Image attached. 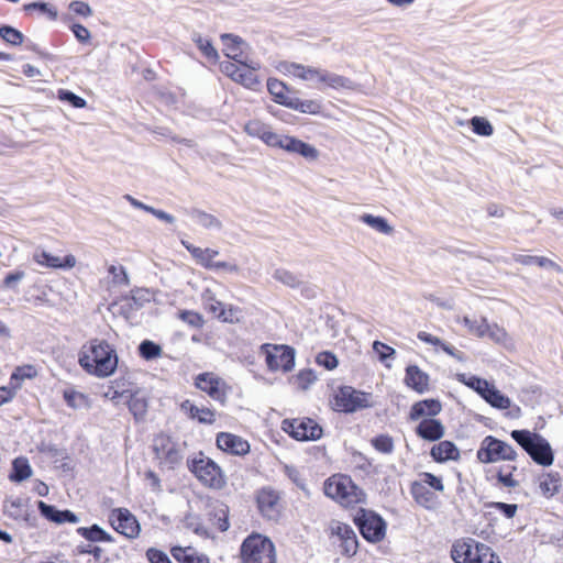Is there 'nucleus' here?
<instances>
[{
  "instance_id": "1",
  "label": "nucleus",
  "mask_w": 563,
  "mask_h": 563,
  "mask_svg": "<svg viewBox=\"0 0 563 563\" xmlns=\"http://www.w3.org/2000/svg\"><path fill=\"white\" fill-rule=\"evenodd\" d=\"M78 362L87 373L97 377H108L118 367V355L106 340L92 339L82 345Z\"/></svg>"
},
{
  "instance_id": "2",
  "label": "nucleus",
  "mask_w": 563,
  "mask_h": 563,
  "mask_svg": "<svg viewBox=\"0 0 563 563\" xmlns=\"http://www.w3.org/2000/svg\"><path fill=\"white\" fill-rule=\"evenodd\" d=\"M510 437L523 449L531 460L543 467L554 462V452L550 442L540 433L527 429L512 430Z\"/></svg>"
},
{
  "instance_id": "3",
  "label": "nucleus",
  "mask_w": 563,
  "mask_h": 563,
  "mask_svg": "<svg viewBox=\"0 0 563 563\" xmlns=\"http://www.w3.org/2000/svg\"><path fill=\"white\" fill-rule=\"evenodd\" d=\"M187 467L198 482L211 489L220 490L227 485V477L222 468L203 452H198L187 459Z\"/></svg>"
},
{
  "instance_id": "4",
  "label": "nucleus",
  "mask_w": 563,
  "mask_h": 563,
  "mask_svg": "<svg viewBox=\"0 0 563 563\" xmlns=\"http://www.w3.org/2000/svg\"><path fill=\"white\" fill-rule=\"evenodd\" d=\"M241 563H276L275 545L260 533L246 537L240 547Z\"/></svg>"
},
{
  "instance_id": "5",
  "label": "nucleus",
  "mask_w": 563,
  "mask_h": 563,
  "mask_svg": "<svg viewBox=\"0 0 563 563\" xmlns=\"http://www.w3.org/2000/svg\"><path fill=\"white\" fill-rule=\"evenodd\" d=\"M334 405L338 411L354 413L358 410L372 408L374 406L373 395L352 386H341L334 394Z\"/></svg>"
},
{
  "instance_id": "6",
  "label": "nucleus",
  "mask_w": 563,
  "mask_h": 563,
  "mask_svg": "<svg viewBox=\"0 0 563 563\" xmlns=\"http://www.w3.org/2000/svg\"><path fill=\"white\" fill-rule=\"evenodd\" d=\"M517 456L516 450L510 444L493 435L485 437L476 452L477 460L484 464L515 461Z\"/></svg>"
},
{
  "instance_id": "7",
  "label": "nucleus",
  "mask_w": 563,
  "mask_h": 563,
  "mask_svg": "<svg viewBox=\"0 0 563 563\" xmlns=\"http://www.w3.org/2000/svg\"><path fill=\"white\" fill-rule=\"evenodd\" d=\"M354 523L362 537L372 543L379 542L386 533L385 520L372 510L358 509L354 516Z\"/></svg>"
},
{
  "instance_id": "8",
  "label": "nucleus",
  "mask_w": 563,
  "mask_h": 563,
  "mask_svg": "<svg viewBox=\"0 0 563 563\" xmlns=\"http://www.w3.org/2000/svg\"><path fill=\"white\" fill-rule=\"evenodd\" d=\"M262 352L265 354V362L271 372L282 369L287 373L295 366L296 351L292 346L286 344H263Z\"/></svg>"
},
{
  "instance_id": "9",
  "label": "nucleus",
  "mask_w": 563,
  "mask_h": 563,
  "mask_svg": "<svg viewBox=\"0 0 563 563\" xmlns=\"http://www.w3.org/2000/svg\"><path fill=\"white\" fill-rule=\"evenodd\" d=\"M325 496L339 500L341 504H354L361 500L363 492L349 477H330L324 482Z\"/></svg>"
},
{
  "instance_id": "10",
  "label": "nucleus",
  "mask_w": 563,
  "mask_h": 563,
  "mask_svg": "<svg viewBox=\"0 0 563 563\" xmlns=\"http://www.w3.org/2000/svg\"><path fill=\"white\" fill-rule=\"evenodd\" d=\"M282 429L297 441H317L323 435L322 427L311 418L284 419Z\"/></svg>"
},
{
  "instance_id": "11",
  "label": "nucleus",
  "mask_w": 563,
  "mask_h": 563,
  "mask_svg": "<svg viewBox=\"0 0 563 563\" xmlns=\"http://www.w3.org/2000/svg\"><path fill=\"white\" fill-rule=\"evenodd\" d=\"M111 527L128 539H135L141 532L136 517L126 508H114L108 517Z\"/></svg>"
},
{
  "instance_id": "12",
  "label": "nucleus",
  "mask_w": 563,
  "mask_h": 563,
  "mask_svg": "<svg viewBox=\"0 0 563 563\" xmlns=\"http://www.w3.org/2000/svg\"><path fill=\"white\" fill-rule=\"evenodd\" d=\"M195 386L207 393L213 400L224 405L228 398V385L213 373H200L195 378Z\"/></svg>"
},
{
  "instance_id": "13",
  "label": "nucleus",
  "mask_w": 563,
  "mask_h": 563,
  "mask_svg": "<svg viewBox=\"0 0 563 563\" xmlns=\"http://www.w3.org/2000/svg\"><path fill=\"white\" fill-rule=\"evenodd\" d=\"M256 504L261 515L273 521H277L282 514L280 496L272 487H263L256 494Z\"/></svg>"
},
{
  "instance_id": "14",
  "label": "nucleus",
  "mask_w": 563,
  "mask_h": 563,
  "mask_svg": "<svg viewBox=\"0 0 563 563\" xmlns=\"http://www.w3.org/2000/svg\"><path fill=\"white\" fill-rule=\"evenodd\" d=\"M279 150H283L289 154H297L308 161H316L319 157V151L313 145L295 136L285 134L282 139Z\"/></svg>"
},
{
  "instance_id": "15",
  "label": "nucleus",
  "mask_w": 563,
  "mask_h": 563,
  "mask_svg": "<svg viewBox=\"0 0 563 563\" xmlns=\"http://www.w3.org/2000/svg\"><path fill=\"white\" fill-rule=\"evenodd\" d=\"M37 510L43 518L57 525L79 522V517L74 511L69 509L60 510L43 500L37 501Z\"/></svg>"
},
{
  "instance_id": "16",
  "label": "nucleus",
  "mask_w": 563,
  "mask_h": 563,
  "mask_svg": "<svg viewBox=\"0 0 563 563\" xmlns=\"http://www.w3.org/2000/svg\"><path fill=\"white\" fill-rule=\"evenodd\" d=\"M217 446L230 454L243 456L250 452V444L239 435L220 432L217 434Z\"/></svg>"
},
{
  "instance_id": "17",
  "label": "nucleus",
  "mask_w": 563,
  "mask_h": 563,
  "mask_svg": "<svg viewBox=\"0 0 563 563\" xmlns=\"http://www.w3.org/2000/svg\"><path fill=\"white\" fill-rule=\"evenodd\" d=\"M332 531L341 541V554L349 558L355 555L358 549V540L353 528L346 523L338 522Z\"/></svg>"
},
{
  "instance_id": "18",
  "label": "nucleus",
  "mask_w": 563,
  "mask_h": 563,
  "mask_svg": "<svg viewBox=\"0 0 563 563\" xmlns=\"http://www.w3.org/2000/svg\"><path fill=\"white\" fill-rule=\"evenodd\" d=\"M32 258L35 263L46 268H73L76 264V258L71 254L60 258L42 249H36Z\"/></svg>"
},
{
  "instance_id": "19",
  "label": "nucleus",
  "mask_w": 563,
  "mask_h": 563,
  "mask_svg": "<svg viewBox=\"0 0 563 563\" xmlns=\"http://www.w3.org/2000/svg\"><path fill=\"white\" fill-rule=\"evenodd\" d=\"M415 432L422 440L435 442L444 435L445 429L439 419L421 418V421L417 424Z\"/></svg>"
},
{
  "instance_id": "20",
  "label": "nucleus",
  "mask_w": 563,
  "mask_h": 563,
  "mask_svg": "<svg viewBox=\"0 0 563 563\" xmlns=\"http://www.w3.org/2000/svg\"><path fill=\"white\" fill-rule=\"evenodd\" d=\"M483 399L496 409H510L507 413L510 418L520 416V408L518 406L511 407L510 398L501 394L493 384L489 385Z\"/></svg>"
},
{
  "instance_id": "21",
  "label": "nucleus",
  "mask_w": 563,
  "mask_h": 563,
  "mask_svg": "<svg viewBox=\"0 0 563 563\" xmlns=\"http://www.w3.org/2000/svg\"><path fill=\"white\" fill-rule=\"evenodd\" d=\"M481 544L483 543L472 538L459 540L452 545L451 556L455 563H468Z\"/></svg>"
},
{
  "instance_id": "22",
  "label": "nucleus",
  "mask_w": 563,
  "mask_h": 563,
  "mask_svg": "<svg viewBox=\"0 0 563 563\" xmlns=\"http://www.w3.org/2000/svg\"><path fill=\"white\" fill-rule=\"evenodd\" d=\"M442 410L440 400L434 398L423 399L415 402L409 412V418L412 421H417L421 418L429 417L433 418L439 415Z\"/></svg>"
},
{
  "instance_id": "23",
  "label": "nucleus",
  "mask_w": 563,
  "mask_h": 563,
  "mask_svg": "<svg viewBox=\"0 0 563 563\" xmlns=\"http://www.w3.org/2000/svg\"><path fill=\"white\" fill-rule=\"evenodd\" d=\"M405 383L415 391L423 394L429 389V375L417 365H408L406 367Z\"/></svg>"
},
{
  "instance_id": "24",
  "label": "nucleus",
  "mask_w": 563,
  "mask_h": 563,
  "mask_svg": "<svg viewBox=\"0 0 563 563\" xmlns=\"http://www.w3.org/2000/svg\"><path fill=\"white\" fill-rule=\"evenodd\" d=\"M267 90L273 96V100L288 108V102H290L294 96L297 93L294 89L287 87L283 81L276 78H269L267 80Z\"/></svg>"
},
{
  "instance_id": "25",
  "label": "nucleus",
  "mask_w": 563,
  "mask_h": 563,
  "mask_svg": "<svg viewBox=\"0 0 563 563\" xmlns=\"http://www.w3.org/2000/svg\"><path fill=\"white\" fill-rule=\"evenodd\" d=\"M430 455L435 462L443 463L459 460L460 451L452 441L445 440L433 445Z\"/></svg>"
},
{
  "instance_id": "26",
  "label": "nucleus",
  "mask_w": 563,
  "mask_h": 563,
  "mask_svg": "<svg viewBox=\"0 0 563 563\" xmlns=\"http://www.w3.org/2000/svg\"><path fill=\"white\" fill-rule=\"evenodd\" d=\"M517 471L516 465H504L493 470H489L487 474V479L492 481L493 478L497 479V483L507 488H515L519 486V482L514 478V472Z\"/></svg>"
},
{
  "instance_id": "27",
  "label": "nucleus",
  "mask_w": 563,
  "mask_h": 563,
  "mask_svg": "<svg viewBox=\"0 0 563 563\" xmlns=\"http://www.w3.org/2000/svg\"><path fill=\"white\" fill-rule=\"evenodd\" d=\"M562 486V477L559 472H548L540 476L539 488L545 498H552Z\"/></svg>"
},
{
  "instance_id": "28",
  "label": "nucleus",
  "mask_w": 563,
  "mask_h": 563,
  "mask_svg": "<svg viewBox=\"0 0 563 563\" xmlns=\"http://www.w3.org/2000/svg\"><path fill=\"white\" fill-rule=\"evenodd\" d=\"M185 213L190 217L197 224L207 230H221L222 222L211 213L198 208L186 209Z\"/></svg>"
},
{
  "instance_id": "29",
  "label": "nucleus",
  "mask_w": 563,
  "mask_h": 563,
  "mask_svg": "<svg viewBox=\"0 0 563 563\" xmlns=\"http://www.w3.org/2000/svg\"><path fill=\"white\" fill-rule=\"evenodd\" d=\"M238 62L242 64V67L240 68L239 73L235 74L234 81L242 84L244 87L249 89H257L260 80L257 78V75L255 74V70L260 68L258 63H252L251 65H249L241 60Z\"/></svg>"
},
{
  "instance_id": "30",
  "label": "nucleus",
  "mask_w": 563,
  "mask_h": 563,
  "mask_svg": "<svg viewBox=\"0 0 563 563\" xmlns=\"http://www.w3.org/2000/svg\"><path fill=\"white\" fill-rule=\"evenodd\" d=\"M181 410H184L191 419H197L200 423L212 424L216 421V413L207 407H198L185 400L181 402Z\"/></svg>"
},
{
  "instance_id": "31",
  "label": "nucleus",
  "mask_w": 563,
  "mask_h": 563,
  "mask_svg": "<svg viewBox=\"0 0 563 563\" xmlns=\"http://www.w3.org/2000/svg\"><path fill=\"white\" fill-rule=\"evenodd\" d=\"M128 408L135 421H143L148 409V400L139 390L130 393L126 400Z\"/></svg>"
},
{
  "instance_id": "32",
  "label": "nucleus",
  "mask_w": 563,
  "mask_h": 563,
  "mask_svg": "<svg viewBox=\"0 0 563 563\" xmlns=\"http://www.w3.org/2000/svg\"><path fill=\"white\" fill-rule=\"evenodd\" d=\"M173 558L179 563H209V558L206 554H199L191 548L174 547L170 550Z\"/></svg>"
},
{
  "instance_id": "33",
  "label": "nucleus",
  "mask_w": 563,
  "mask_h": 563,
  "mask_svg": "<svg viewBox=\"0 0 563 563\" xmlns=\"http://www.w3.org/2000/svg\"><path fill=\"white\" fill-rule=\"evenodd\" d=\"M76 532L89 542H113L114 538L99 525L79 527Z\"/></svg>"
},
{
  "instance_id": "34",
  "label": "nucleus",
  "mask_w": 563,
  "mask_h": 563,
  "mask_svg": "<svg viewBox=\"0 0 563 563\" xmlns=\"http://www.w3.org/2000/svg\"><path fill=\"white\" fill-rule=\"evenodd\" d=\"M410 493L417 504L424 508H431L435 496L434 494L422 483L413 482L411 484Z\"/></svg>"
},
{
  "instance_id": "35",
  "label": "nucleus",
  "mask_w": 563,
  "mask_h": 563,
  "mask_svg": "<svg viewBox=\"0 0 563 563\" xmlns=\"http://www.w3.org/2000/svg\"><path fill=\"white\" fill-rule=\"evenodd\" d=\"M190 37H191V41L197 45V47L201 52V54L209 62H212V63L218 62V59H219L218 51L214 48V46L212 45V42L209 38L203 37L198 32H192Z\"/></svg>"
},
{
  "instance_id": "36",
  "label": "nucleus",
  "mask_w": 563,
  "mask_h": 563,
  "mask_svg": "<svg viewBox=\"0 0 563 563\" xmlns=\"http://www.w3.org/2000/svg\"><path fill=\"white\" fill-rule=\"evenodd\" d=\"M32 475V467L25 457H16L12 462V470L9 475L10 481L21 483Z\"/></svg>"
},
{
  "instance_id": "37",
  "label": "nucleus",
  "mask_w": 563,
  "mask_h": 563,
  "mask_svg": "<svg viewBox=\"0 0 563 563\" xmlns=\"http://www.w3.org/2000/svg\"><path fill=\"white\" fill-rule=\"evenodd\" d=\"M318 81L323 82L328 87L333 88V89H341V88L350 89V88H352L351 87L352 81L349 78L338 75V74H334V73H330L328 70H323V69L320 70Z\"/></svg>"
},
{
  "instance_id": "38",
  "label": "nucleus",
  "mask_w": 563,
  "mask_h": 563,
  "mask_svg": "<svg viewBox=\"0 0 563 563\" xmlns=\"http://www.w3.org/2000/svg\"><path fill=\"white\" fill-rule=\"evenodd\" d=\"M288 108L301 113L318 114L321 112V104L317 100H301L294 96L292 100L288 102Z\"/></svg>"
},
{
  "instance_id": "39",
  "label": "nucleus",
  "mask_w": 563,
  "mask_h": 563,
  "mask_svg": "<svg viewBox=\"0 0 563 563\" xmlns=\"http://www.w3.org/2000/svg\"><path fill=\"white\" fill-rule=\"evenodd\" d=\"M139 355L145 361H153L162 356L163 349L152 340H143L137 346Z\"/></svg>"
},
{
  "instance_id": "40",
  "label": "nucleus",
  "mask_w": 563,
  "mask_h": 563,
  "mask_svg": "<svg viewBox=\"0 0 563 563\" xmlns=\"http://www.w3.org/2000/svg\"><path fill=\"white\" fill-rule=\"evenodd\" d=\"M459 382L475 390L482 398L486 394L490 383L475 375L457 374Z\"/></svg>"
},
{
  "instance_id": "41",
  "label": "nucleus",
  "mask_w": 563,
  "mask_h": 563,
  "mask_svg": "<svg viewBox=\"0 0 563 563\" xmlns=\"http://www.w3.org/2000/svg\"><path fill=\"white\" fill-rule=\"evenodd\" d=\"M360 220L380 233L390 234L393 232V227L383 217L364 213Z\"/></svg>"
},
{
  "instance_id": "42",
  "label": "nucleus",
  "mask_w": 563,
  "mask_h": 563,
  "mask_svg": "<svg viewBox=\"0 0 563 563\" xmlns=\"http://www.w3.org/2000/svg\"><path fill=\"white\" fill-rule=\"evenodd\" d=\"M0 37L13 46L22 45L25 38L21 31L8 24L0 26Z\"/></svg>"
},
{
  "instance_id": "43",
  "label": "nucleus",
  "mask_w": 563,
  "mask_h": 563,
  "mask_svg": "<svg viewBox=\"0 0 563 563\" xmlns=\"http://www.w3.org/2000/svg\"><path fill=\"white\" fill-rule=\"evenodd\" d=\"M23 10L25 12L36 11L40 14H45L52 21H55L58 15L57 10L45 1H34L31 3H26L23 5Z\"/></svg>"
},
{
  "instance_id": "44",
  "label": "nucleus",
  "mask_w": 563,
  "mask_h": 563,
  "mask_svg": "<svg viewBox=\"0 0 563 563\" xmlns=\"http://www.w3.org/2000/svg\"><path fill=\"white\" fill-rule=\"evenodd\" d=\"M273 277L277 282L284 284L285 286L291 287V288H297L302 285V280L300 279V277L298 275H296L292 272H289L285 268L275 269V272L273 273Z\"/></svg>"
},
{
  "instance_id": "45",
  "label": "nucleus",
  "mask_w": 563,
  "mask_h": 563,
  "mask_svg": "<svg viewBox=\"0 0 563 563\" xmlns=\"http://www.w3.org/2000/svg\"><path fill=\"white\" fill-rule=\"evenodd\" d=\"M63 398L67 406L73 409H80L88 406L87 396L74 389H65L63 393Z\"/></svg>"
},
{
  "instance_id": "46",
  "label": "nucleus",
  "mask_w": 563,
  "mask_h": 563,
  "mask_svg": "<svg viewBox=\"0 0 563 563\" xmlns=\"http://www.w3.org/2000/svg\"><path fill=\"white\" fill-rule=\"evenodd\" d=\"M473 554V559L468 563H500L498 555L493 552L490 547L484 543Z\"/></svg>"
},
{
  "instance_id": "47",
  "label": "nucleus",
  "mask_w": 563,
  "mask_h": 563,
  "mask_svg": "<svg viewBox=\"0 0 563 563\" xmlns=\"http://www.w3.org/2000/svg\"><path fill=\"white\" fill-rule=\"evenodd\" d=\"M181 244L199 265L207 269H210L212 267L213 261H209L207 254L205 253V249L195 246L194 244L184 240L181 241Z\"/></svg>"
},
{
  "instance_id": "48",
  "label": "nucleus",
  "mask_w": 563,
  "mask_h": 563,
  "mask_svg": "<svg viewBox=\"0 0 563 563\" xmlns=\"http://www.w3.org/2000/svg\"><path fill=\"white\" fill-rule=\"evenodd\" d=\"M320 70L321 69H319V68L303 66V65L295 64V63L290 64V66L288 68V71H290L294 76L301 78L303 80H312L314 78L318 79Z\"/></svg>"
},
{
  "instance_id": "49",
  "label": "nucleus",
  "mask_w": 563,
  "mask_h": 563,
  "mask_svg": "<svg viewBox=\"0 0 563 563\" xmlns=\"http://www.w3.org/2000/svg\"><path fill=\"white\" fill-rule=\"evenodd\" d=\"M57 99L62 102L69 103L73 108L82 109L87 106V101L68 89H58Z\"/></svg>"
},
{
  "instance_id": "50",
  "label": "nucleus",
  "mask_w": 563,
  "mask_h": 563,
  "mask_svg": "<svg viewBox=\"0 0 563 563\" xmlns=\"http://www.w3.org/2000/svg\"><path fill=\"white\" fill-rule=\"evenodd\" d=\"M371 444L376 451L383 454H391L395 449L394 440L388 434H378L374 437L371 440Z\"/></svg>"
},
{
  "instance_id": "51",
  "label": "nucleus",
  "mask_w": 563,
  "mask_h": 563,
  "mask_svg": "<svg viewBox=\"0 0 563 563\" xmlns=\"http://www.w3.org/2000/svg\"><path fill=\"white\" fill-rule=\"evenodd\" d=\"M515 261L522 265H537L539 267H555L556 264L544 256H536V255H518Z\"/></svg>"
},
{
  "instance_id": "52",
  "label": "nucleus",
  "mask_w": 563,
  "mask_h": 563,
  "mask_svg": "<svg viewBox=\"0 0 563 563\" xmlns=\"http://www.w3.org/2000/svg\"><path fill=\"white\" fill-rule=\"evenodd\" d=\"M36 375V369L32 365L18 366L11 374L10 385L13 386L19 384L21 386V382L26 378H33Z\"/></svg>"
},
{
  "instance_id": "53",
  "label": "nucleus",
  "mask_w": 563,
  "mask_h": 563,
  "mask_svg": "<svg viewBox=\"0 0 563 563\" xmlns=\"http://www.w3.org/2000/svg\"><path fill=\"white\" fill-rule=\"evenodd\" d=\"M471 126L473 132L481 136H490L494 133L492 123L483 117H473Z\"/></svg>"
},
{
  "instance_id": "54",
  "label": "nucleus",
  "mask_w": 563,
  "mask_h": 563,
  "mask_svg": "<svg viewBox=\"0 0 563 563\" xmlns=\"http://www.w3.org/2000/svg\"><path fill=\"white\" fill-rule=\"evenodd\" d=\"M221 40L225 48L229 51L227 56L235 59V53L241 49V44L243 43L242 38L231 33H224L221 35Z\"/></svg>"
},
{
  "instance_id": "55",
  "label": "nucleus",
  "mask_w": 563,
  "mask_h": 563,
  "mask_svg": "<svg viewBox=\"0 0 563 563\" xmlns=\"http://www.w3.org/2000/svg\"><path fill=\"white\" fill-rule=\"evenodd\" d=\"M484 507L487 509L493 508L498 510L507 519H512L518 510V506L516 504H507L503 501H488L485 503Z\"/></svg>"
},
{
  "instance_id": "56",
  "label": "nucleus",
  "mask_w": 563,
  "mask_h": 563,
  "mask_svg": "<svg viewBox=\"0 0 563 563\" xmlns=\"http://www.w3.org/2000/svg\"><path fill=\"white\" fill-rule=\"evenodd\" d=\"M174 445L175 444L172 443L170 438L164 433L156 435L153 440V451L158 459H162L165 452Z\"/></svg>"
},
{
  "instance_id": "57",
  "label": "nucleus",
  "mask_w": 563,
  "mask_h": 563,
  "mask_svg": "<svg viewBox=\"0 0 563 563\" xmlns=\"http://www.w3.org/2000/svg\"><path fill=\"white\" fill-rule=\"evenodd\" d=\"M178 317L181 321L195 329H200L203 325V318L200 313L192 310H180Z\"/></svg>"
},
{
  "instance_id": "58",
  "label": "nucleus",
  "mask_w": 563,
  "mask_h": 563,
  "mask_svg": "<svg viewBox=\"0 0 563 563\" xmlns=\"http://www.w3.org/2000/svg\"><path fill=\"white\" fill-rule=\"evenodd\" d=\"M268 128V125L261 122L260 120H251L245 124L244 131L247 135L257 137L262 141Z\"/></svg>"
},
{
  "instance_id": "59",
  "label": "nucleus",
  "mask_w": 563,
  "mask_h": 563,
  "mask_svg": "<svg viewBox=\"0 0 563 563\" xmlns=\"http://www.w3.org/2000/svg\"><path fill=\"white\" fill-rule=\"evenodd\" d=\"M316 363L328 371H332L338 366L339 361L334 353L330 351H322L317 354Z\"/></svg>"
},
{
  "instance_id": "60",
  "label": "nucleus",
  "mask_w": 563,
  "mask_h": 563,
  "mask_svg": "<svg viewBox=\"0 0 563 563\" xmlns=\"http://www.w3.org/2000/svg\"><path fill=\"white\" fill-rule=\"evenodd\" d=\"M316 380L317 375L311 368L302 369L296 375V382L298 383L299 388L302 390L308 389Z\"/></svg>"
},
{
  "instance_id": "61",
  "label": "nucleus",
  "mask_w": 563,
  "mask_h": 563,
  "mask_svg": "<svg viewBox=\"0 0 563 563\" xmlns=\"http://www.w3.org/2000/svg\"><path fill=\"white\" fill-rule=\"evenodd\" d=\"M25 273L24 271H13L5 275L1 287L5 289L16 290L18 284L24 278Z\"/></svg>"
},
{
  "instance_id": "62",
  "label": "nucleus",
  "mask_w": 563,
  "mask_h": 563,
  "mask_svg": "<svg viewBox=\"0 0 563 563\" xmlns=\"http://www.w3.org/2000/svg\"><path fill=\"white\" fill-rule=\"evenodd\" d=\"M373 350L377 353L379 361L385 362L388 358H394L396 354V350L386 343L380 341H374Z\"/></svg>"
},
{
  "instance_id": "63",
  "label": "nucleus",
  "mask_w": 563,
  "mask_h": 563,
  "mask_svg": "<svg viewBox=\"0 0 563 563\" xmlns=\"http://www.w3.org/2000/svg\"><path fill=\"white\" fill-rule=\"evenodd\" d=\"M75 552L77 554H91L93 559L99 562L101 560L103 550L98 545H91L88 543H80L76 545Z\"/></svg>"
},
{
  "instance_id": "64",
  "label": "nucleus",
  "mask_w": 563,
  "mask_h": 563,
  "mask_svg": "<svg viewBox=\"0 0 563 563\" xmlns=\"http://www.w3.org/2000/svg\"><path fill=\"white\" fill-rule=\"evenodd\" d=\"M145 556L150 563H173L169 556L162 550L148 548Z\"/></svg>"
}]
</instances>
